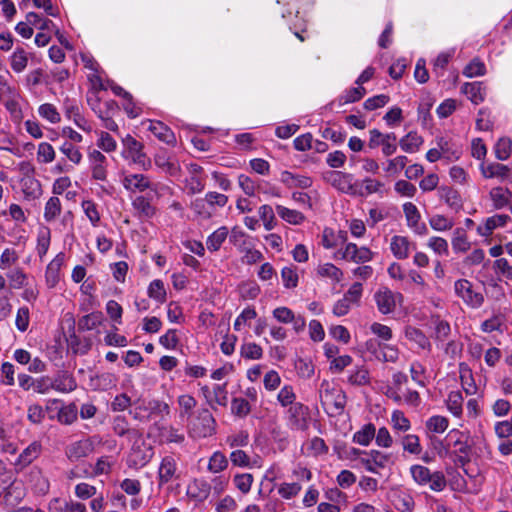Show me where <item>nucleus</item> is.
Listing matches in <instances>:
<instances>
[{"instance_id": "obj_1", "label": "nucleus", "mask_w": 512, "mask_h": 512, "mask_svg": "<svg viewBox=\"0 0 512 512\" xmlns=\"http://www.w3.org/2000/svg\"><path fill=\"white\" fill-rule=\"evenodd\" d=\"M229 241L243 254V263L253 265L263 260L264 256L262 252L254 248L252 237L241 227L234 226L231 229Z\"/></svg>"}, {"instance_id": "obj_2", "label": "nucleus", "mask_w": 512, "mask_h": 512, "mask_svg": "<svg viewBox=\"0 0 512 512\" xmlns=\"http://www.w3.org/2000/svg\"><path fill=\"white\" fill-rule=\"evenodd\" d=\"M121 157L130 165H136L144 171H148L151 166V160L144 151V144L135 137L127 134L121 140Z\"/></svg>"}, {"instance_id": "obj_3", "label": "nucleus", "mask_w": 512, "mask_h": 512, "mask_svg": "<svg viewBox=\"0 0 512 512\" xmlns=\"http://www.w3.org/2000/svg\"><path fill=\"white\" fill-rule=\"evenodd\" d=\"M319 395L322 406L324 407L328 416H333L334 413L340 414L344 409L346 403V396L343 391L335 387L328 380H323L319 387Z\"/></svg>"}, {"instance_id": "obj_4", "label": "nucleus", "mask_w": 512, "mask_h": 512, "mask_svg": "<svg viewBox=\"0 0 512 512\" xmlns=\"http://www.w3.org/2000/svg\"><path fill=\"white\" fill-rule=\"evenodd\" d=\"M408 378L405 374L397 372L393 375L392 384L388 386L387 396L396 402H404L418 407L421 403L419 393L406 387Z\"/></svg>"}, {"instance_id": "obj_5", "label": "nucleus", "mask_w": 512, "mask_h": 512, "mask_svg": "<svg viewBox=\"0 0 512 512\" xmlns=\"http://www.w3.org/2000/svg\"><path fill=\"white\" fill-rule=\"evenodd\" d=\"M411 475L419 485H429L433 491L440 492L446 487V479L442 472L431 473L430 470L422 465H414L410 469Z\"/></svg>"}, {"instance_id": "obj_6", "label": "nucleus", "mask_w": 512, "mask_h": 512, "mask_svg": "<svg viewBox=\"0 0 512 512\" xmlns=\"http://www.w3.org/2000/svg\"><path fill=\"white\" fill-rule=\"evenodd\" d=\"M120 182L129 194L143 193L147 190H155L149 176L142 173L122 171Z\"/></svg>"}, {"instance_id": "obj_7", "label": "nucleus", "mask_w": 512, "mask_h": 512, "mask_svg": "<svg viewBox=\"0 0 512 512\" xmlns=\"http://www.w3.org/2000/svg\"><path fill=\"white\" fill-rule=\"evenodd\" d=\"M324 179L333 188H335L341 193L348 195L355 194L356 180L354 178V175L351 173L338 170L328 171L325 174Z\"/></svg>"}, {"instance_id": "obj_8", "label": "nucleus", "mask_w": 512, "mask_h": 512, "mask_svg": "<svg viewBox=\"0 0 512 512\" xmlns=\"http://www.w3.org/2000/svg\"><path fill=\"white\" fill-rule=\"evenodd\" d=\"M455 294L471 308H479L484 297L481 292L475 291L472 283L467 279H459L454 283Z\"/></svg>"}, {"instance_id": "obj_9", "label": "nucleus", "mask_w": 512, "mask_h": 512, "mask_svg": "<svg viewBox=\"0 0 512 512\" xmlns=\"http://www.w3.org/2000/svg\"><path fill=\"white\" fill-rule=\"evenodd\" d=\"M88 166L93 180L104 182L108 177V162L106 156L98 149H89L87 153Z\"/></svg>"}, {"instance_id": "obj_10", "label": "nucleus", "mask_w": 512, "mask_h": 512, "mask_svg": "<svg viewBox=\"0 0 512 512\" xmlns=\"http://www.w3.org/2000/svg\"><path fill=\"white\" fill-rule=\"evenodd\" d=\"M402 294L393 292L388 287H380L374 294L378 311L388 315L394 312L397 302L401 301Z\"/></svg>"}, {"instance_id": "obj_11", "label": "nucleus", "mask_w": 512, "mask_h": 512, "mask_svg": "<svg viewBox=\"0 0 512 512\" xmlns=\"http://www.w3.org/2000/svg\"><path fill=\"white\" fill-rule=\"evenodd\" d=\"M216 423L214 418H190L188 432L194 439L212 436L215 433Z\"/></svg>"}, {"instance_id": "obj_12", "label": "nucleus", "mask_w": 512, "mask_h": 512, "mask_svg": "<svg viewBox=\"0 0 512 512\" xmlns=\"http://www.w3.org/2000/svg\"><path fill=\"white\" fill-rule=\"evenodd\" d=\"M152 457V449L144 441H135L128 455L127 463L129 467L141 468L145 466Z\"/></svg>"}, {"instance_id": "obj_13", "label": "nucleus", "mask_w": 512, "mask_h": 512, "mask_svg": "<svg viewBox=\"0 0 512 512\" xmlns=\"http://www.w3.org/2000/svg\"><path fill=\"white\" fill-rule=\"evenodd\" d=\"M154 163L161 172L171 177H178L180 175L181 167L179 161L166 150H160L155 154Z\"/></svg>"}, {"instance_id": "obj_14", "label": "nucleus", "mask_w": 512, "mask_h": 512, "mask_svg": "<svg viewBox=\"0 0 512 512\" xmlns=\"http://www.w3.org/2000/svg\"><path fill=\"white\" fill-rule=\"evenodd\" d=\"M407 226L417 235L423 236L428 233L425 223L421 222L420 212L415 204L406 202L402 206Z\"/></svg>"}, {"instance_id": "obj_15", "label": "nucleus", "mask_w": 512, "mask_h": 512, "mask_svg": "<svg viewBox=\"0 0 512 512\" xmlns=\"http://www.w3.org/2000/svg\"><path fill=\"white\" fill-rule=\"evenodd\" d=\"M366 345L367 350L372 352L380 361L395 363L399 359V350L395 345L379 342L376 347L372 340L367 341Z\"/></svg>"}, {"instance_id": "obj_16", "label": "nucleus", "mask_w": 512, "mask_h": 512, "mask_svg": "<svg viewBox=\"0 0 512 512\" xmlns=\"http://www.w3.org/2000/svg\"><path fill=\"white\" fill-rule=\"evenodd\" d=\"M415 249L416 244L406 236L394 235L390 240L391 253L398 260L407 259L410 252Z\"/></svg>"}, {"instance_id": "obj_17", "label": "nucleus", "mask_w": 512, "mask_h": 512, "mask_svg": "<svg viewBox=\"0 0 512 512\" xmlns=\"http://www.w3.org/2000/svg\"><path fill=\"white\" fill-rule=\"evenodd\" d=\"M177 462L172 456H165L158 468L159 487L177 479Z\"/></svg>"}, {"instance_id": "obj_18", "label": "nucleus", "mask_w": 512, "mask_h": 512, "mask_svg": "<svg viewBox=\"0 0 512 512\" xmlns=\"http://www.w3.org/2000/svg\"><path fill=\"white\" fill-rule=\"evenodd\" d=\"M88 79L95 90H108L121 97L122 99L129 96V92L125 91L121 86L117 85L113 80L104 79L100 74H88Z\"/></svg>"}, {"instance_id": "obj_19", "label": "nucleus", "mask_w": 512, "mask_h": 512, "mask_svg": "<svg viewBox=\"0 0 512 512\" xmlns=\"http://www.w3.org/2000/svg\"><path fill=\"white\" fill-rule=\"evenodd\" d=\"M510 216L507 214H495L484 220L483 224L477 227V234L482 237H489L497 228L506 226L510 221Z\"/></svg>"}, {"instance_id": "obj_20", "label": "nucleus", "mask_w": 512, "mask_h": 512, "mask_svg": "<svg viewBox=\"0 0 512 512\" xmlns=\"http://www.w3.org/2000/svg\"><path fill=\"white\" fill-rule=\"evenodd\" d=\"M481 175L486 179L496 178L501 182L509 178L511 169L504 164L493 162V163H482L480 165Z\"/></svg>"}, {"instance_id": "obj_21", "label": "nucleus", "mask_w": 512, "mask_h": 512, "mask_svg": "<svg viewBox=\"0 0 512 512\" xmlns=\"http://www.w3.org/2000/svg\"><path fill=\"white\" fill-rule=\"evenodd\" d=\"M390 461V456L382 452L372 450L369 452L368 457L361 458L360 463L364 468L372 473L377 474L378 469L385 468Z\"/></svg>"}, {"instance_id": "obj_22", "label": "nucleus", "mask_w": 512, "mask_h": 512, "mask_svg": "<svg viewBox=\"0 0 512 512\" xmlns=\"http://www.w3.org/2000/svg\"><path fill=\"white\" fill-rule=\"evenodd\" d=\"M280 182L288 189H307L313 183L311 177L307 175L294 174L287 170L281 172Z\"/></svg>"}, {"instance_id": "obj_23", "label": "nucleus", "mask_w": 512, "mask_h": 512, "mask_svg": "<svg viewBox=\"0 0 512 512\" xmlns=\"http://www.w3.org/2000/svg\"><path fill=\"white\" fill-rule=\"evenodd\" d=\"M461 92L475 105L482 103L487 94L486 86L479 81L464 83Z\"/></svg>"}, {"instance_id": "obj_24", "label": "nucleus", "mask_w": 512, "mask_h": 512, "mask_svg": "<svg viewBox=\"0 0 512 512\" xmlns=\"http://www.w3.org/2000/svg\"><path fill=\"white\" fill-rule=\"evenodd\" d=\"M147 129L160 141L168 145H175L176 137L173 131L163 122L149 120Z\"/></svg>"}, {"instance_id": "obj_25", "label": "nucleus", "mask_w": 512, "mask_h": 512, "mask_svg": "<svg viewBox=\"0 0 512 512\" xmlns=\"http://www.w3.org/2000/svg\"><path fill=\"white\" fill-rule=\"evenodd\" d=\"M230 232L231 231H229L227 226H220L208 235L206 239V247L208 251L211 253L219 251L227 238H230Z\"/></svg>"}, {"instance_id": "obj_26", "label": "nucleus", "mask_w": 512, "mask_h": 512, "mask_svg": "<svg viewBox=\"0 0 512 512\" xmlns=\"http://www.w3.org/2000/svg\"><path fill=\"white\" fill-rule=\"evenodd\" d=\"M489 197L492 201L493 207L497 210H500L510 204L512 199V192L506 187L497 186L490 190Z\"/></svg>"}, {"instance_id": "obj_27", "label": "nucleus", "mask_w": 512, "mask_h": 512, "mask_svg": "<svg viewBox=\"0 0 512 512\" xmlns=\"http://www.w3.org/2000/svg\"><path fill=\"white\" fill-rule=\"evenodd\" d=\"M275 211L283 221L290 225H301L306 220L305 215L301 211L280 204L275 206Z\"/></svg>"}, {"instance_id": "obj_28", "label": "nucleus", "mask_w": 512, "mask_h": 512, "mask_svg": "<svg viewBox=\"0 0 512 512\" xmlns=\"http://www.w3.org/2000/svg\"><path fill=\"white\" fill-rule=\"evenodd\" d=\"M384 184L377 179L366 177L360 183L356 181L355 196L366 197L381 191Z\"/></svg>"}, {"instance_id": "obj_29", "label": "nucleus", "mask_w": 512, "mask_h": 512, "mask_svg": "<svg viewBox=\"0 0 512 512\" xmlns=\"http://www.w3.org/2000/svg\"><path fill=\"white\" fill-rule=\"evenodd\" d=\"M438 192L440 198L450 209L457 212L462 208V198L457 190L448 186H442L439 188Z\"/></svg>"}, {"instance_id": "obj_30", "label": "nucleus", "mask_w": 512, "mask_h": 512, "mask_svg": "<svg viewBox=\"0 0 512 512\" xmlns=\"http://www.w3.org/2000/svg\"><path fill=\"white\" fill-rule=\"evenodd\" d=\"M424 139L416 131H410L399 140L400 149L409 154L419 151Z\"/></svg>"}, {"instance_id": "obj_31", "label": "nucleus", "mask_w": 512, "mask_h": 512, "mask_svg": "<svg viewBox=\"0 0 512 512\" xmlns=\"http://www.w3.org/2000/svg\"><path fill=\"white\" fill-rule=\"evenodd\" d=\"M437 146L442 153V158L449 162L458 160L462 154V150L459 146L444 137L437 139Z\"/></svg>"}, {"instance_id": "obj_32", "label": "nucleus", "mask_w": 512, "mask_h": 512, "mask_svg": "<svg viewBox=\"0 0 512 512\" xmlns=\"http://www.w3.org/2000/svg\"><path fill=\"white\" fill-rule=\"evenodd\" d=\"M91 451V442L89 440H81L69 445L66 449V455L71 461H77L89 455Z\"/></svg>"}, {"instance_id": "obj_33", "label": "nucleus", "mask_w": 512, "mask_h": 512, "mask_svg": "<svg viewBox=\"0 0 512 512\" xmlns=\"http://www.w3.org/2000/svg\"><path fill=\"white\" fill-rule=\"evenodd\" d=\"M28 61V52L22 47H17L9 56L10 67L17 74L22 73L27 68Z\"/></svg>"}, {"instance_id": "obj_34", "label": "nucleus", "mask_w": 512, "mask_h": 512, "mask_svg": "<svg viewBox=\"0 0 512 512\" xmlns=\"http://www.w3.org/2000/svg\"><path fill=\"white\" fill-rule=\"evenodd\" d=\"M76 381L71 374L62 371L52 380V388L59 392H71L76 388Z\"/></svg>"}, {"instance_id": "obj_35", "label": "nucleus", "mask_w": 512, "mask_h": 512, "mask_svg": "<svg viewBox=\"0 0 512 512\" xmlns=\"http://www.w3.org/2000/svg\"><path fill=\"white\" fill-rule=\"evenodd\" d=\"M62 213V203L57 196H51L45 203L43 218L47 223L54 222Z\"/></svg>"}, {"instance_id": "obj_36", "label": "nucleus", "mask_w": 512, "mask_h": 512, "mask_svg": "<svg viewBox=\"0 0 512 512\" xmlns=\"http://www.w3.org/2000/svg\"><path fill=\"white\" fill-rule=\"evenodd\" d=\"M132 206L142 218L150 219L156 213L155 207L151 204L150 199L146 196L135 197L132 200Z\"/></svg>"}, {"instance_id": "obj_37", "label": "nucleus", "mask_w": 512, "mask_h": 512, "mask_svg": "<svg viewBox=\"0 0 512 512\" xmlns=\"http://www.w3.org/2000/svg\"><path fill=\"white\" fill-rule=\"evenodd\" d=\"M204 201L211 207L222 208L227 204L228 197L225 194L218 193L215 191H210V192L206 193L204 200L197 199L193 203L194 210L198 211V208H200V206H203Z\"/></svg>"}, {"instance_id": "obj_38", "label": "nucleus", "mask_w": 512, "mask_h": 512, "mask_svg": "<svg viewBox=\"0 0 512 512\" xmlns=\"http://www.w3.org/2000/svg\"><path fill=\"white\" fill-rule=\"evenodd\" d=\"M41 453V444L39 442H32L25 448L19 455L16 465L23 467L31 464Z\"/></svg>"}, {"instance_id": "obj_39", "label": "nucleus", "mask_w": 512, "mask_h": 512, "mask_svg": "<svg viewBox=\"0 0 512 512\" xmlns=\"http://www.w3.org/2000/svg\"><path fill=\"white\" fill-rule=\"evenodd\" d=\"M451 244L455 253H465L471 247L467 233L463 228H456L453 231Z\"/></svg>"}, {"instance_id": "obj_40", "label": "nucleus", "mask_w": 512, "mask_h": 512, "mask_svg": "<svg viewBox=\"0 0 512 512\" xmlns=\"http://www.w3.org/2000/svg\"><path fill=\"white\" fill-rule=\"evenodd\" d=\"M454 55V48L442 51L441 53L438 54V56L433 61V72L437 77L444 76L445 70L451 59L454 57Z\"/></svg>"}, {"instance_id": "obj_41", "label": "nucleus", "mask_w": 512, "mask_h": 512, "mask_svg": "<svg viewBox=\"0 0 512 512\" xmlns=\"http://www.w3.org/2000/svg\"><path fill=\"white\" fill-rule=\"evenodd\" d=\"M51 242V231L47 226H41L37 233V246L36 251L39 258L42 260L47 254Z\"/></svg>"}, {"instance_id": "obj_42", "label": "nucleus", "mask_w": 512, "mask_h": 512, "mask_svg": "<svg viewBox=\"0 0 512 512\" xmlns=\"http://www.w3.org/2000/svg\"><path fill=\"white\" fill-rule=\"evenodd\" d=\"M259 219L262 221L265 230L271 231L277 226L275 212L272 206L263 204L258 208Z\"/></svg>"}, {"instance_id": "obj_43", "label": "nucleus", "mask_w": 512, "mask_h": 512, "mask_svg": "<svg viewBox=\"0 0 512 512\" xmlns=\"http://www.w3.org/2000/svg\"><path fill=\"white\" fill-rule=\"evenodd\" d=\"M59 151L74 165H80L83 160L79 147L72 142L64 141L59 147Z\"/></svg>"}, {"instance_id": "obj_44", "label": "nucleus", "mask_w": 512, "mask_h": 512, "mask_svg": "<svg viewBox=\"0 0 512 512\" xmlns=\"http://www.w3.org/2000/svg\"><path fill=\"white\" fill-rule=\"evenodd\" d=\"M103 321H104L103 314L100 311H95V312H92V313H89V314L83 316L79 320L78 325H79V329L84 330V331H90V330L96 329L97 327L102 325Z\"/></svg>"}, {"instance_id": "obj_45", "label": "nucleus", "mask_w": 512, "mask_h": 512, "mask_svg": "<svg viewBox=\"0 0 512 512\" xmlns=\"http://www.w3.org/2000/svg\"><path fill=\"white\" fill-rule=\"evenodd\" d=\"M257 317V312L254 307L247 306L245 307L241 313L236 317L233 329L237 332H240L245 326L249 325V322L254 320Z\"/></svg>"}, {"instance_id": "obj_46", "label": "nucleus", "mask_w": 512, "mask_h": 512, "mask_svg": "<svg viewBox=\"0 0 512 512\" xmlns=\"http://www.w3.org/2000/svg\"><path fill=\"white\" fill-rule=\"evenodd\" d=\"M406 338L414 342L421 349H429L430 341L427 336L418 328L407 327L405 330Z\"/></svg>"}, {"instance_id": "obj_47", "label": "nucleus", "mask_w": 512, "mask_h": 512, "mask_svg": "<svg viewBox=\"0 0 512 512\" xmlns=\"http://www.w3.org/2000/svg\"><path fill=\"white\" fill-rule=\"evenodd\" d=\"M148 296L155 300L159 304H163L166 301V289L162 280H153L147 289Z\"/></svg>"}, {"instance_id": "obj_48", "label": "nucleus", "mask_w": 512, "mask_h": 512, "mask_svg": "<svg viewBox=\"0 0 512 512\" xmlns=\"http://www.w3.org/2000/svg\"><path fill=\"white\" fill-rule=\"evenodd\" d=\"M12 289H21L27 285V275L21 268H14L6 273Z\"/></svg>"}, {"instance_id": "obj_49", "label": "nucleus", "mask_w": 512, "mask_h": 512, "mask_svg": "<svg viewBox=\"0 0 512 512\" xmlns=\"http://www.w3.org/2000/svg\"><path fill=\"white\" fill-rule=\"evenodd\" d=\"M348 382L351 385L364 386L370 383L369 371L364 367H356L349 372Z\"/></svg>"}, {"instance_id": "obj_50", "label": "nucleus", "mask_w": 512, "mask_h": 512, "mask_svg": "<svg viewBox=\"0 0 512 512\" xmlns=\"http://www.w3.org/2000/svg\"><path fill=\"white\" fill-rule=\"evenodd\" d=\"M56 157L53 146L48 142H41L38 145L36 159L40 164H49L54 161Z\"/></svg>"}, {"instance_id": "obj_51", "label": "nucleus", "mask_w": 512, "mask_h": 512, "mask_svg": "<svg viewBox=\"0 0 512 512\" xmlns=\"http://www.w3.org/2000/svg\"><path fill=\"white\" fill-rule=\"evenodd\" d=\"M317 273L319 276L329 278L336 283L340 282L343 277L342 270L332 263L319 265Z\"/></svg>"}, {"instance_id": "obj_52", "label": "nucleus", "mask_w": 512, "mask_h": 512, "mask_svg": "<svg viewBox=\"0 0 512 512\" xmlns=\"http://www.w3.org/2000/svg\"><path fill=\"white\" fill-rule=\"evenodd\" d=\"M495 157L500 161L507 160L512 152V140L509 137H501L494 147Z\"/></svg>"}, {"instance_id": "obj_53", "label": "nucleus", "mask_w": 512, "mask_h": 512, "mask_svg": "<svg viewBox=\"0 0 512 512\" xmlns=\"http://www.w3.org/2000/svg\"><path fill=\"white\" fill-rule=\"evenodd\" d=\"M281 279L286 289L297 287L299 281L297 268L293 265L283 267L281 270Z\"/></svg>"}, {"instance_id": "obj_54", "label": "nucleus", "mask_w": 512, "mask_h": 512, "mask_svg": "<svg viewBox=\"0 0 512 512\" xmlns=\"http://www.w3.org/2000/svg\"><path fill=\"white\" fill-rule=\"evenodd\" d=\"M81 207L84 214L89 219L91 225L93 227L99 226L101 218L97 204L92 200H83Z\"/></svg>"}, {"instance_id": "obj_55", "label": "nucleus", "mask_w": 512, "mask_h": 512, "mask_svg": "<svg viewBox=\"0 0 512 512\" xmlns=\"http://www.w3.org/2000/svg\"><path fill=\"white\" fill-rule=\"evenodd\" d=\"M38 113L41 118L45 119L51 124H57L61 121L60 113L53 104H41L38 108Z\"/></svg>"}, {"instance_id": "obj_56", "label": "nucleus", "mask_w": 512, "mask_h": 512, "mask_svg": "<svg viewBox=\"0 0 512 512\" xmlns=\"http://www.w3.org/2000/svg\"><path fill=\"white\" fill-rule=\"evenodd\" d=\"M407 163V156L398 155L387 160L384 171L389 175H398L406 167Z\"/></svg>"}, {"instance_id": "obj_57", "label": "nucleus", "mask_w": 512, "mask_h": 512, "mask_svg": "<svg viewBox=\"0 0 512 512\" xmlns=\"http://www.w3.org/2000/svg\"><path fill=\"white\" fill-rule=\"evenodd\" d=\"M463 74L468 78L483 76L486 74V66L479 58H474L465 66Z\"/></svg>"}, {"instance_id": "obj_58", "label": "nucleus", "mask_w": 512, "mask_h": 512, "mask_svg": "<svg viewBox=\"0 0 512 512\" xmlns=\"http://www.w3.org/2000/svg\"><path fill=\"white\" fill-rule=\"evenodd\" d=\"M241 356L245 359L258 360L263 356L262 347L254 342L244 343L241 346Z\"/></svg>"}, {"instance_id": "obj_59", "label": "nucleus", "mask_w": 512, "mask_h": 512, "mask_svg": "<svg viewBox=\"0 0 512 512\" xmlns=\"http://www.w3.org/2000/svg\"><path fill=\"white\" fill-rule=\"evenodd\" d=\"M227 466L228 461L226 456L223 453L216 451L209 459L208 470L212 473H219L225 470Z\"/></svg>"}, {"instance_id": "obj_60", "label": "nucleus", "mask_w": 512, "mask_h": 512, "mask_svg": "<svg viewBox=\"0 0 512 512\" xmlns=\"http://www.w3.org/2000/svg\"><path fill=\"white\" fill-rule=\"evenodd\" d=\"M22 190L26 197L35 198L41 191L40 182L34 177H26L23 178L22 181Z\"/></svg>"}, {"instance_id": "obj_61", "label": "nucleus", "mask_w": 512, "mask_h": 512, "mask_svg": "<svg viewBox=\"0 0 512 512\" xmlns=\"http://www.w3.org/2000/svg\"><path fill=\"white\" fill-rule=\"evenodd\" d=\"M429 224L433 230L439 232L450 230L454 226L452 219L440 214L433 215L429 219Z\"/></svg>"}, {"instance_id": "obj_62", "label": "nucleus", "mask_w": 512, "mask_h": 512, "mask_svg": "<svg viewBox=\"0 0 512 512\" xmlns=\"http://www.w3.org/2000/svg\"><path fill=\"white\" fill-rule=\"evenodd\" d=\"M26 20L32 24V26L36 27L39 30H51L55 28L54 23L47 19L43 18L41 15L35 13V12H29L26 15Z\"/></svg>"}, {"instance_id": "obj_63", "label": "nucleus", "mask_w": 512, "mask_h": 512, "mask_svg": "<svg viewBox=\"0 0 512 512\" xmlns=\"http://www.w3.org/2000/svg\"><path fill=\"white\" fill-rule=\"evenodd\" d=\"M97 146L104 152L111 153L116 151L117 142L108 132L101 131L97 139Z\"/></svg>"}, {"instance_id": "obj_64", "label": "nucleus", "mask_w": 512, "mask_h": 512, "mask_svg": "<svg viewBox=\"0 0 512 512\" xmlns=\"http://www.w3.org/2000/svg\"><path fill=\"white\" fill-rule=\"evenodd\" d=\"M495 273L507 280H512V266L506 258H498L493 263Z\"/></svg>"}]
</instances>
